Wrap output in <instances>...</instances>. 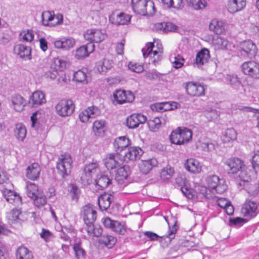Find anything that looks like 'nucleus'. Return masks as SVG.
I'll return each instance as SVG.
<instances>
[{
    "instance_id": "f257e3e1",
    "label": "nucleus",
    "mask_w": 259,
    "mask_h": 259,
    "mask_svg": "<svg viewBox=\"0 0 259 259\" xmlns=\"http://www.w3.org/2000/svg\"><path fill=\"white\" fill-rule=\"evenodd\" d=\"M82 214L85 224L86 230L90 236H100L102 233L100 227H95L94 223L97 219V212L95 207L91 204H88L82 208Z\"/></svg>"
},
{
    "instance_id": "f03ea898",
    "label": "nucleus",
    "mask_w": 259,
    "mask_h": 259,
    "mask_svg": "<svg viewBox=\"0 0 259 259\" xmlns=\"http://www.w3.org/2000/svg\"><path fill=\"white\" fill-rule=\"evenodd\" d=\"M142 51L144 57H149L154 65H156L162 59L163 48L162 44L158 41L147 43Z\"/></svg>"
},
{
    "instance_id": "7ed1b4c3",
    "label": "nucleus",
    "mask_w": 259,
    "mask_h": 259,
    "mask_svg": "<svg viewBox=\"0 0 259 259\" xmlns=\"http://www.w3.org/2000/svg\"><path fill=\"white\" fill-rule=\"evenodd\" d=\"M132 7L135 13L143 16H152L155 13L154 3L151 0H132Z\"/></svg>"
},
{
    "instance_id": "20e7f679",
    "label": "nucleus",
    "mask_w": 259,
    "mask_h": 259,
    "mask_svg": "<svg viewBox=\"0 0 259 259\" xmlns=\"http://www.w3.org/2000/svg\"><path fill=\"white\" fill-rule=\"evenodd\" d=\"M192 137V132L187 127H179L171 133L169 140L174 144L181 145L190 142Z\"/></svg>"
},
{
    "instance_id": "39448f33",
    "label": "nucleus",
    "mask_w": 259,
    "mask_h": 259,
    "mask_svg": "<svg viewBox=\"0 0 259 259\" xmlns=\"http://www.w3.org/2000/svg\"><path fill=\"white\" fill-rule=\"evenodd\" d=\"M256 52V47L251 40L244 41L234 46V55L243 58L253 57Z\"/></svg>"
},
{
    "instance_id": "423d86ee",
    "label": "nucleus",
    "mask_w": 259,
    "mask_h": 259,
    "mask_svg": "<svg viewBox=\"0 0 259 259\" xmlns=\"http://www.w3.org/2000/svg\"><path fill=\"white\" fill-rule=\"evenodd\" d=\"M225 163L229 168V173L236 174L240 171L239 177L243 183L248 182L250 180V177L246 174V172L244 170H242L244 164L243 161L240 159L231 158L227 159Z\"/></svg>"
},
{
    "instance_id": "0eeeda50",
    "label": "nucleus",
    "mask_w": 259,
    "mask_h": 259,
    "mask_svg": "<svg viewBox=\"0 0 259 259\" xmlns=\"http://www.w3.org/2000/svg\"><path fill=\"white\" fill-rule=\"evenodd\" d=\"M72 160L70 155L64 153L60 155L57 163V168L58 172L65 177L71 172Z\"/></svg>"
},
{
    "instance_id": "6e6552de",
    "label": "nucleus",
    "mask_w": 259,
    "mask_h": 259,
    "mask_svg": "<svg viewBox=\"0 0 259 259\" xmlns=\"http://www.w3.org/2000/svg\"><path fill=\"white\" fill-rule=\"evenodd\" d=\"M84 39L90 43H100L107 37L106 31L100 29H88L84 33Z\"/></svg>"
},
{
    "instance_id": "1a4fd4ad",
    "label": "nucleus",
    "mask_w": 259,
    "mask_h": 259,
    "mask_svg": "<svg viewBox=\"0 0 259 259\" xmlns=\"http://www.w3.org/2000/svg\"><path fill=\"white\" fill-rule=\"evenodd\" d=\"M57 114L61 117L70 116L74 110V105L71 100H62L55 106Z\"/></svg>"
},
{
    "instance_id": "9d476101",
    "label": "nucleus",
    "mask_w": 259,
    "mask_h": 259,
    "mask_svg": "<svg viewBox=\"0 0 259 259\" xmlns=\"http://www.w3.org/2000/svg\"><path fill=\"white\" fill-rule=\"evenodd\" d=\"M100 171L98 164L92 162L87 164L81 177V181L84 185H89L92 182L93 177Z\"/></svg>"
},
{
    "instance_id": "9b49d317",
    "label": "nucleus",
    "mask_w": 259,
    "mask_h": 259,
    "mask_svg": "<svg viewBox=\"0 0 259 259\" xmlns=\"http://www.w3.org/2000/svg\"><path fill=\"white\" fill-rule=\"evenodd\" d=\"M135 99L134 94L130 91L117 90L113 94V103L115 104H123L131 103Z\"/></svg>"
},
{
    "instance_id": "f8f14e48",
    "label": "nucleus",
    "mask_w": 259,
    "mask_h": 259,
    "mask_svg": "<svg viewBox=\"0 0 259 259\" xmlns=\"http://www.w3.org/2000/svg\"><path fill=\"white\" fill-rule=\"evenodd\" d=\"M258 206L256 202L247 199L242 207L241 212L247 219H251L257 215Z\"/></svg>"
},
{
    "instance_id": "ddd939ff",
    "label": "nucleus",
    "mask_w": 259,
    "mask_h": 259,
    "mask_svg": "<svg viewBox=\"0 0 259 259\" xmlns=\"http://www.w3.org/2000/svg\"><path fill=\"white\" fill-rule=\"evenodd\" d=\"M241 68L245 75L259 79V63L253 61H247L242 64Z\"/></svg>"
},
{
    "instance_id": "4468645a",
    "label": "nucleus",
    "mask_w": 259,
    "mask_h": 259,
    "mask_svg": "<svg viewBox=\"0 0 259 259\" xmlns=\"http://www.w3.org/2000/svg\"><path fill=\"white\" fill-rule=\"evenodd\" d=\"M206 182L210 188L215 190L218 193H222L227 190V186L224 180L220 179L216 175L208 177Z\"/></svg>"
},
{
    "instance_id": "2eb2a0df",
    "label": "nucleus",
    "mask_w": 259,
    "mask_h": 259,
    "mask_svg": "<svg viewBox=\"0 0 259 259\" xmlns=\"http://www.w3.org/2000/svg\"><path fill=\"white\" fill-rule=\"evenodd\" d=\"M212 45L215 50H226L234 53L235 45L224 37H213L212 39Z\"/></svg>"
},
{
    "instance_id": "dca6fc26",
    "label": "nucleus",
    "mask_w": 259,
    "mask_h": 259,
    "mask_svg": "<svg viewBox=\"0 0 259 259\" xmlns=\"http://www.w3.org/2000/svg\"><path fill=\"white\" fill-rule=\"evenodd\" d=\"M105 166L108 169H116L122 163L118 153H110L104 159Z\"/></svg>"
},
{
    "instance_id": "f3484780",
    "label": "nucleus",
    "mask_w": 259,
    "mask_h": 259,
    "mask_svg": "<svg viewBox=\"0 0 259 259\" xmlns=\"http://www.w3.org/2000/svg\"><path fill=\"white\" fill-rule=\"evenodd\" d=\"M185 89L187 93L192 97L201 96L204 95V87L200 84L193 81L186 83Z\"/></svg>"
},
{
    "instance_id": "a211bd4d",
    "label": "nucleus",
    "mask_w": 259,
    "mask_h": 259,
    "mask_svg": "<svg viewBox=\"0 0 259 259\" xmlns=\"http://www.w3.org/2000/svg\"><path fill=\"white\" fill-rule=\"evenodd\" d=\"M14 53L24 60H30L32 58L31 48L22 44H17L13 49Z\"/></svg>"
},
{
    "instance_id": "6ab92c4d",
    "label": "nucleus",
    "mask_w": 259,
    "mask_h": 259,
    "mask_svg": "<svg viewBox=\"0 0 259 259\" xmlns=\"http://www.w3.org/2000/svg\"><path fill=\"white\" fill-rule=\"evenodd\" d=\"M147 120L146 117L140 113H134L126 118V125L129 128H135Z\"/></svg>"
},
{
    "instance_id": "aec40b11",
    "label": "nucleus",
    "mask_w": 259,
    "mask_h": 259,
    "mask_svg": "<svg viewBox=\"0 0 259 259\" xmlns=\"http://www.w3.org/2000/svg\"><path fill=\"white\" fill-rule=\"evenodd\" d=\"M100 111L96 106H91L82 110L79 114L80 121L83 123H87L90 118H95L99 115Z\"/></svg>"
},
{
    "instance_id": "412c9836",
    "label": "nucleus",
    "mask_w": 259,
    "mask_h": 259,
    "mask_svg": "<svg viewBox=\"0 0 259 259\" xmlns=\"http://www.w3.org/2000/svg\"><path fill=\"white\" fill-rule=\"evenodd\" d=\"M131 15L124 13L113 12L109 16V21L116 25L127 24L131 21Z\"/></svg>"
},
{
    "instance_id": "4be33fe9",
    "label": "nucleus",
    "mask_w": 259,
    "mask_h": 259,
    "mask_svg": "<svg viewBox=\"0 0 259 259\" xmlns=\"http://www.w3.org/2000/svg\"><path fill=\"white\" fill-rule=\"evenodd\" d=\"M142 149L139 147H132L128 149L123 156L124 161L128 162L129 161H134L140 158L143 154Z\"/></svg>"
},
{
    "instance_id": "5701e85b",
    "label": "nucleus",
    "mask_w": 259,
    "mask_h": 259,
    "mask_svg": "<svg viewBox=\"0 0 259 259\" xmlns=\"http://www.w3.org/2000/svg\"><path fill=\"white\" fill-rule=\"evenodd\" d=\"M76 41L71 37H66L57 39L54 41V45L57 49H62L64 50H69L74 47Z\"/></svg>"
},
{
    "instance_id": "b1692460",
    "label": "nucleus",
    "mask_w": 259,
    "mask_h": 259,
    "mask_svg": "<svg viewBox=\"0 0 259 259\" xmlns=\"http://www.w3.org/2000/svg\"><path fill=\"white\" fill-rule=\"evenodd\" d=\"M11 107L17 112L22 111L26 105V101L24 98L18 94L11 97Z\"/></svg>"
},
{
    "instance_id": "393cba45",
    "label": "nucleus",
    "mask_w": 259,
    "mask_h": 259,
    "mask_svg": "<svg viewBox=\"0 0 259 259\" xmlns=\"http://www.w3.org/2000/svg\"><path fill=\"white\" fill-rule=\"evenodd\" d=\"M46 95L40 91L33 92L29 98V104L32 107H36L46 103Z\"/></svg>"
},
{
    "instance_id": "a878e982",
    "label": "nucleus",
    "mask_w": 259,
    "mask_h": 259,
    "mask_svg": "<svg viewBox=\"0 0 259 259\" xmlns=\"http://www.w3.org/2000/svg\"><path fill=\"white\" fill-rule=\"evenodd\" d=\"M3 193L4 197L10 203L17 206L22 204L21 197L16 192L6 189Z\"/></svg>"
},
{
    "instance_id": "bb28decb",
    "label": "nucleus",
    "mask_w": 259,
    "mask_h": 259,
    "mask_svg": "<svg viewBox=\"0 0 259 259\" xmlns=\"http://www.w3.org/2000/svg\"><path fill=\"white\" fill-rule=\"evenodd\" d=\"M184 165L186 170L192 174H199L202 170L201 164L194 158L188 159Z\"/></svg>"
},
{
    "instance_id": "cd10ccee",
    "label": "nucleus",
    "mask_w": 259,
    "mask_h": 259,
    "mask_svg": "<svg viewBox=\"0 0 259 259\" xmlns=\"http://www.w3.org/2000/svg\"><path fill=\"white\" fill-rule=\"evenodd\" d=\"M41 171V168L38 163L34 162L29 165L26 168V176L32 181L37 180Z\"/></svg>"
},
{
    "instance_id": "c85d7f7f",
    "label": "nucleus",
    "mask_w": 259,
    "mask_h": 259,
    "mask_svg": "<svg viewBox=\"0 0 259 259\" xmlns=\"http://www.w3.org/2000/svg\"><path fill=\"white\" fill-rule=\"evenodd\" d=\"M94 49L95 45L92 43H88L87 45L81 46L76 49L75 56L77 59H83L93 52Z\"/></svg>"
},
{
    "instance_id": "c756f323",
    "label": "nucleus",
    "mask_w": 259,
    "mask_h": 259,
    "mask_svg": "<svg viewBox=\"0 0 259 259\" xmlns=\"http://www.w3.org/2000/svg\"><path fill=\"white\" fill-rule=\"evenodd\" d=\"M246 6V0H229L227 8L230 13H235L242 10Z\"/></svg>"
},
{
    "instance_id": "7c9ffc66",
    "label": "nucleus",
    "mask_w": 259,
    "mask_h": 259,
    "mask_svg": "<svg viewBox=\"0 0 259 259\" xmlns=\"http://www.w3.org/2000/svg\"><path fill=\"white\" fill-rule=\"evenodd\" d=\"M113 196L108 193L101 195L98 198V205L102 211L107 210L110 206Z\"/></svg>"
},
{
    "instance_id": "2f4dec72",
    "label": "nucleus",
    "mask_w": 259,
    "mask_h": 259,
    "mask_svg": "<svg viewBox=\"0 0 259 259\" xmlns=\"http://www.w3.org/2000/svg\"><path fill=\"white\" fill-rule=\"evenodd\" d=\"M157 164V160L155 158H151L146 160H142L139 164V167L141 172L147 174Z\"/></svg>"
},
{
    "instance_id": "473e14b6",
    "label": "nucleus",
    "mask_w": 259,
    "mask_h": 259,
    "mask_svg": "<svg viewBox=\"0 0 259 259\" xmlns=\"http://www.w3.org/2000/svg\"><path fill=\"white\" fill-rule=\"evenodd\" d=\"M209 30L218 34H221L225 30V23L221 20L214 19L211 20L209 25Z\"/></svg>"
},
{
    "instance_id": "72a5a7b5",
    "label": "nucleus",
    "mask_w": 259,
    "mask_h": 259,
    "mask_svg": "<svg viewBox=\"0 0 259 259\" xmlns=\"http://www.w3.org/2000/svg\"><path fill=\"white\" fill-rule=\"evenodd\" d=\"M209 58V51L204 48L197 54L195 63L198 66H201L207 63Z\"/></svg>"
},
{
    "instance_id": "f704fd0d",
    "label": "nucleus",
    "mask_w": 259,
    "mask_h": 259,
    "mask_svg": "<svg viewBox=\"0 0 259 259\" xmlns=\"http://www.w3.org/2000/svg\"><path fill=\"white\" fill-rule=\"evenodd\" d=\"M165 124V119L163 117H155L148 121V125L151 131L156 132Z\"/></svg>"
},
{
    "instance_id": "c9c22d12",
    "label": "nucleus",
    "mask_w": 259,
    "mask_h": 259,
    "mask_svg": "<svg viewBox=\"0 0 259 259\" xmlns=\"http://www.w3.org/2000/svg\"><path fill=\"white\" fill-rule=\"evenodd\" d=\"M69 65V61L66 58L57 57L54 58L51 68L59 71H63Z\"/></svg>"
},
{
    "instance_id": "e433bc0d",
    "label": "nucleus",
    "mask_w": 259,
    "mask_h": 259,
    "mask_svg": "<svg viewBox=\"0 0 259 259\" xmlns=\"http://www.w3.org/2000/svg\"><path fill=\"white\" fill-rule=\"evenodd\" d=\"M130 145V141L126 136L116 138L113 143L114 147L117 152L121 151Z\"/></svg>"
},
{
    "instance_id": "4c0bfd02",
    "label": "nucleus",
    "mask_w": 259,
    "mask_h": 259,
    "mask_svg": "<svg viewBox=\"0 0 259 259\" xmlns=\"http://www.w3.org/2000/svg\"><path fill=\"white\" fill-rule=\"evenodd\" d=\"M115 171V179L118 182L126 180L130 175L129 167L122 163Z\"/></svg>"
},
{
    "instance_id": "58836bf2",
    "label": "nucleus",
    "mask_w": 259,
    "mask_h": 259,
    "mask_svg": "<svg viewBox=\"0 0 259 259\" xmlns=\"http://www.w3.org/2000/svg\"><path fill=\"white\" fill-rule=\"evenodd\" d=\"M27 130L25 126L21 123H17L14 129V135L18 141H23L26 138Z\"/></svg>"
},
{
    "instance_id": "ea45409f",
    "label": "nucleus",
    "mask_w": 259,
    "mask_h": 259,
    "mask_svg": "<svg viewBox=\"0 0 259 259\" xmlns=\"http://www.w3.org/2000/svg\"><path fill=\"white\" fill-rule=\"evenodd\" d=\"M22 214L20 209L14 208L7 214V218L10 223H19L22 221Z\"/></svg>"
},
{
    "instance_id": "a19ab883",
    "label": "nucleus",
    "mask_w": 259,
    "mask_h": 259,
    "mask_svg": "<svg viewBox=\"0 0 259 259\" xmlns=\"http://www.w3.org/2000/svg\"><path fill=\"white\" fill-rule=\"evenodd\" d=\"M237 139V133L233 128L227 129L222 136V140L225 143H230Z\"/></svg>"
},
{
    "instance_id": "79ce46f5",
    "label": "nucleus",
    "mask_w": 259,
    "mask_h": 259,
    "mask_svg": "<svg viewBox=\"0 0 259 259\" xmlns=\"http://www.w3.org/2000/svg\"><path fill=\"white\" fill-rule=\"evenodd\" d=\"M73 79L76 82L87 83L88 82L87 71L85 69H79L74 72Z\"/></svg>"
},
{
    "instance_id": "37998d69",
    "label": "nucleus",
    "mask_w": 259,
    "mask_h": 259,
    "mask_svg": "<svg viewBox=\"0 0 259 259\" xmlns=\"http://www.w3.org/2000/svg\"><path fill=\"white\" fill-rule=\"evenodd\" d=\"M112 67V61L106 59L99 61L97 64L98 71L102 74L106 73Z\"/></svg>"
},
{
    "instance_id": "c03bdc74",
    "label": "nucleus",
    "mask_w": 259,
    "mask_h": 259,
    "mask_svg": "<svg viewBox=\"0 0 259 259\" xmlns=\"http://www.w3.org/2000/svg\"><path fill=\"white\" fill-rule=\"evenodd\" d=\"M111 180L106 175H98L96 179V185L99 189L107 188L110 184Z\"/></svg>"
},
{
    "instance_id": "a18cd8bd",
    "label": "nucleus",
    "mask_w": 259,
    "mask_h": 259,
    "mask_svg": "<svg viewBox=\"0 0 259 259\" xmlns=\"http://www.w3.org/2000/svg\"><path fill=\"white\" fill-rule=\"evenodd\" d=\"M197 148L205 152H209L214 149L215 145L210 140L204 139L203 141H199Z\"/></svg>"
},
{
    "instance_id": "49530a36",
    "label": "nucleus",
    "mask_w": 259,
    "mask_h": 259,
    "mask_svg": "<svg viewBox=\"0 0 259 259\" xmlns=\"http://www.w3.org/2000/svg\"><path fill=\"white\" fill-rule=\"evenodd\" d=\"M106 125L105 121L104 120H97L93 123V130L95 135L98 136L103 135L105 132Z\"/></svg>"
},
{
    "instance_id": "de8ad7c7",
    "label": "nucleus",
    "mask_w": 259,
    "mask_h": 259,
    "mask_svg": "<svg viewBox=\"0 0 259 259\" xmlns=\"http://www.w3.org/2000/svg\"><path fill=\"white\" fill-rule=\"evenodd\" d=\"M16 257L17 259H32L33 255L27 248L20 246L17 250Z\"/></svg>"
},
{
    "instance_id": "09e8293b",
    "label": "nucleus",
    "mask_w": 259,
    "mask_h": 259,
    "mask_svg": "<svg viewBox=\"0 0 259 259\" xmlns=\"http://www.w3.org/2000/svg\"><path fill=\"white\" fill-rule=\"evenodd\" d=\"M41 191L38 190V186L34 183L29 182L26 185V193L28 197L32 199Z\"/></svg>"
},
{
    "instance_id": "8fccbe9b",
    "label": "nucleus",
    "mask_w": 259,
    "mask_h": 259,
    "mask_svg": "<svg viewBox=\"0 0 259 259\" xmlns=\"http://www.w3.org/2000/svg\"><path fill=\"white\" fill-rule=\"evenodd\" d=\"M169 60L171 63L172 66L176 69L182 68L185 62V59L180 55L170 56Z\"/></svg>"
},
{
    "instance_id": "3c124183",
    "label": "nucleus",
    "mask_w": 259,
    "mask_h": 259,
    "mask_svg": "<svg viewBox=\"0 0 259 259\" xmlns=\"http://www.w3.org/2000/svg\"><path fill=\"white\" fill-rule=\"evenodd\" d=\"M225 78L226 82L235 90L238 89L241 85V81L235 74H227Z\"/></svg>"
},
{
    "instance_id": "603ef678",
    "label": "nucleus",
    "mask_w": 259,
    "mask_h": 259,
    "mask_svg": "<svg viewBox=\"0 0 259 259\" xmlns=\"http://www.w3.org/2000/svg\"><path fill=\"white\" fill-rule=\"evenodd\" d=\"M167 8H172L177 10L184 7L183 0H161Z\"/></svg>"
},
{
    "instance_id": "864d4df0",
    "label": "nucleus",
    "mask_w": 259,
    "mask_h": 259,
    "mask_svg": "<svg viewBox=\"0 0 259 259\" xmlns=\"http://www.w3.org/2000/svg\"><path fill=\"white\" fill-rule=\"evenodd\" d=\"M34 205L38 208L44 206L47 202V198L43 192L38 193L35 197L32 198Z\"/></svg>"
},
{
    "instance_id": "5fc2aeb1",
    "label": "nucleus",
    "mask_w": 259,
    "mask_h": 259,
    "mask_svg": "<svg viewBox=\"0 0 259 259\" xmlns=\"http://www.w3.org/2000/svg\"><path fill=\"white\" fill-rule=\"evenodd\" d=\"M34 33L32 30H23L19 35L20 40L23 42H31L34 38Z\"/></svg>"
},
{
    "instance_id": "6e6d98bb",
    "label": "nucleus",
    "mask_w": 259,
    "mask_h": 259,
    "mask_svg": "<svg viewBox=\"0 0 259 259\" xmlns=\"http://www.w3.org/2000/svg\"><path fill=\"white\" fill-rule=\"evenodd\" d=\"M189 5L195 10H202L206 6L207 3L205 0H186Z\"/></svg>"
},
{
    "instance_id": "4d7b16f0",
    "label": "nucleus",
    "mask_w": 259,
    "mask_h": 259,
    "mask_svg": "<svg viewBox=\"0 0 259 259\" xmlns=\"http://www.w3.org/2000/svg\"><path fill=\"white\" fill-rule=\"evenodd\" d=\"M174 174V170L169 166L164 167L160 172V178L163 181L169 180Z\"/></svg>"
},
{
    "instance_id": "13d9d810",
    "label": "nucleus",
    "mask_w": 259,
    "mask_h": 259,
    "mask_svg": "<svg viewBox=\"0 0 259 259\" xmlns=\"http://www.w3.org/2000/svg\"><path fill=\"white\" fill-rule=\"evenodd\" d=\"M151 109L158 112H163L170 110L169 102H160L155 103L151 106Z\"/></svg>"
},
{
    "instance_id": "bf43d9fd",
    "label": "nucleus",
    "mask_w": 259,
    "mask_h": 259,
    "mask_svg": "<svg viewBox=\"0 0 259 259\" xmlns=\"http://www.w3.org/2000/svg\"><path fill=\"white\" fill-rule=\"evenodd\" d=\"M236 107H237L236 108L237 109H238L240 111H242L244 112L254 113L255 114V116H256V120H257L256 126L259 129V112L257 111V110H256L254 108L248 107V106H241V105H237Z\"/></svg>"
},
{
    "instance_id": "052dcab7",
    "label": "nucleus",
    "mask_w": 259,
    "mask_h": 259,
    "mask_svg": "<svg viewBox=\"0 0 259 259\" xmlns=\"http://www.w3.org/2000/svg\"><path fill=\"white\" fill-rule=\"evenodd\" d=\"M247 222V219L239 217L230 218L229 224L232 227L239 228Z\"/></svg>"
},
{
    "instance_id": "680f3d73",
    "label": "nucleus",
    "mask_w": 259,
    "mask_h": 259,
    "mask_svg": "<svg viewBox=\"0 0 259 259\" xmlns=\"http://www.w3.org/2000/svg\"><path fill=\"white\" fill-rule=\"evenodd\" d=\"M54 12L46 11L41 14V22L45 26H50Z\"/></svg>"
},
{
    "instance_id": "e2e57ef3",
    "label": "nucleus",
    "mask_w": 259,
    "mask_h": 259,
    "mask_svg": "<svg viewBox=\"0 0 259 259\" xmlns=\"http://www.w3.org/2000/svg\"><path fill=\"white\" fill-rule=\"evenodd\" d=\"M75 256L77 259H83L85 256V251L79 243H75L73 246Z\"/></svg>"
},
{
    "instance_id": "0e129e2a",
    "label": "nucleus",
    "mask_w": 259,
    "mask_h": 259,
    "mask_svg": "<svg viewBox=\"0 0 259 259\" xmlns=\"http://www.w3.org/2000/svg\"><path fill=\"white\" fill-rule=\"evenodd\" d=\"M39 235L41 238L46 242L52 241L54 238L53 234L50 231L44 228L42 229Z\"/></svg>"
},
{
    "instance_id": "69168bd1",
    "label": "nucleus",
    "mask_w": 259,
    "mask_h": 259,
    "mask_svg": "<svg viewBox=\"0 0 259 259\" xmlns=\"http://www.w3.org/2000/svg\"><path fill=\"white\" fill-rule=\"evenodd\" d=\"M181 191L183 194L189 199H192L197 195L196 190L190 188L186 186L181 188Z\"/></svg>"
},
{
    "instance_id": "338daca9",
    "label": "nucleus",
    "mask_w": 259,
    "mask_h": 259,
    "mask_svg": "<svg viewBox=\"0 0 259 259\" xmlns=\"http://www.w3.org/2000/svg\"><path fill=\"white\" fill-rule=\"evenodd\" d=\"M111 229L119 234L123 235L126 232V228L125 225L116 221L114 223L113 227Z\"/></svg>"
},
{
    "instance_id": "774afa93",
    "label": "nucleus",
    "mask_w": 259,
    "mask_h": 259,
    "mask_svg": "<svg viewBox=\"0 0 259 259\" xmlns=\"http://www.w3.org/2000/svg\"><path fill=\"white\" fill-rule=\"evenodd\" d=\"M50 26L59 25L63 23V16L59 13L55 14L54 12Z\"/></svg>"
}]
</instances>
